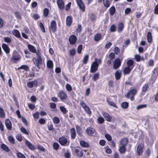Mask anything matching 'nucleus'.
I'll use <instances>...</instances> for the list:
<instances>
[{
  "instance_id": "1",
  "label": "nucleus",
  "mask_w": 158,
  "mask_h": 158,
  "mask_svg": "<svg viewBox=\"0 0 158 158\" xmlns=\"http://www.w3.org/2000/svg\"><path fill=\"white\" fill-rule=\"evenodd\" d=\"M41 55L40 52L39 51H37L36 52V58L33 57L32 59L34 63L39 69L40 68V65L42 63V59Z\"/></svg>"
},
{
  "instance_id": "2",
  "label": "nucleus",
  "mask_w": 158,
  "mask_h": 158,
  "mask_svg": "<svg viewBox=\"0 0 158 158\" xmlns=\"http://www.w3.org/2000/svg\"><path fill=\"white\" fill-rule=\"evenodd\" d=\"M137 92V90L135 89H131L128 92L127 95H125V96L127 98H129L131 96L130 100L131 101H133L134 99V96L136 94Z\"/></svg>"
},
{
  "instance_id": "3",
  "label": "nucleus",
  "mask_w": 158,
  "mask_h": 158,
  "mask_svg": "<svg viewBox=\"0 0 158 158\" xmlns=\"http://www.w3.org/2000/svg\"><path fill=\"white\" fill-rule=\"evenodd\" d=\"M49 29L50 31H52L53 32L56 31V22L54 20H52L51 22Z\"/></svg>"
},
{
  "instance_id": "4",
  "label": "nucleus",
  "mask_w": 158,
  "mask_h": 158,
  "mask_svg": "<svg viewBox=\"0 0 158 158\" xmlns=\"http://www.w3.org/2000/svg\"><path fill=\"white\" fill-rule=\"evenodd\" d=\"M86 132L88 135L92 136H95L96 135V132L95 129L92 127L87 128L86 130Z\"/></svg>"
},
{
  "instance_id": "5",
  "label": "nucleus",
  "mask_w": 158,
  "mask_h": 158,
  "mask_svg": "<svg viewBox=\"0 0 158 158\" xmlns=\"http://www.w3.org/2000/svg\"><path fill=\"white\" fill-rule=\"evenodd\" d=\"M59 143L62 145H68L69 142H68L67 139L64 136L60 137L59 139Z\"/></svg>"
},
{
  "instance_id": "6",
  "label": "nucleus",
  "mask_w": 158,
  "mask_h": 158,
  "mask_svg": "<svg viewBox=\"0 0 158 158\" xmlns=\"http://www.w3.org/2000/svg\"><path fill=\"white\" fill-rule=\"evenodd\" d=\"M98 66V64L96 61H94L91 64L90 71L93 73L95 72L97 70Z\"/></svg>"
},
{
  "instance_id": "7",
  "label": "nucleus",
  "mask_w": 158,
  "mask_h": 158,
  "mask_svg": "<svg viewBox=\"0 0 158 158\" xmlns=\"http://www.w3.org/2000/svg\"><path fill=\"white\" fill-rule=\"evenodd\" d=\"M121 64V60L118 58L116 59L113 62V69H118L120 66Z\"/></svg>"
},
{
  "instance_id": "8",
  "label": "nucleus",
  "mask_w": 158,
  "mask_h": 158,
  "mask_svg": "<svg viewBox=\"0 0 158 158\" xmlns=\"http://www.w3.org/2000/svg\"><path fill=\"white\" fill-rule=\"evenodd\" d=\"M143 144H139L137 148V155L138 156H140L142 154L143 152Z\"/></svg>"
},
{
  "instance_id": "9",
  "label": "nucleus",
  "mask_w": 158,
  "mask_h": 158,
  "mask_svg": "<svg viewBox=\"0 0 158 158\" xmlns=\"http://www.w3.org/2000/svg\"><path fill=\"white\" fill-rule=\"evenodd\" d=\"M102 114L106 121L108 122L111 121L112 117L109 114L106 112H103Z\"/></svg>"
},
{
  "instance_id": "10",
  "label": "nucleus",
  "mask_w": 158,
  "mask_h": 158,
  "mask_svg": "<svg viewBox=\"0 0 158 158\" xmlns=\"http://www.w3.org/2000/svg\"><path fill=\"white\" fill-rule=\"evenodd\" d=\"M37 82L36 80H34L32 81H29L27 83V86L30 88H32L33 86L36 87L37 85Z\"/></svg>"
},
{
  "instance_id": "11",
  "label": "nucleus",
  "mask_w": 158,
  "mask_h": 158,
  "mask_svg": "<svg viewBox=\"0 0 158 158\" xmlns=\"http://www.w3.org/2000/svg\"><path fill=\"white\" fill-rule=\"evenodd\" d=\"M77 4L80 9L83 11H85V6L83 2L81 0H76Z\"/></svg>"
},
{
  "instance_id": "12",
  "label": "nucleus",
  "mask_w": 158,
  "mask_h": 158,
  "mask_svg": "<svg viewBox=\"0 0 158 158\" xmlns=\"http://www.w3.org/2000/svg\"><path fill=\"white\" fill-rule=\"evenodd\" d=\"M77 41V38L74 35H72L69 38V41L71 44H73L75 43Z\"/></svg>"
},
{
  "instance_id": "13",
  "label": "nucleus",
  "mask_w": 158,
  "mask_h": 158,
  "mask_svg": "<svg viewBox=\"0 0 158 158\" xmlns=\"http://www.w3.org/2000/svg\"><path fill=\"white\" fill-rule=\"evenodd\" d=\"M5 123L7 128L9 130H11L12 129V125L10 120L9 119H6Z\"/></svg>"
},
{
  "instance_id": "14",
  "label": "nucleus",
  "mask_w": 158,
  "mask_h": 158,
  "mask_svg": "<svg viewBox=\"0 0 158 158\" xmlns=\"http://www.w3.org/2000/svg\"><path fill=\"white\" fill-rule=\"evenodd\" d=\"M59 96L61 100L62 101L65 99L67 97L66 94L63 91H60L59 92Z\"/></svg>"
},
{
  "instance_id": "15",
  "label": "nucleus",
  "mask_w": 158,
  "mask_h": 158,
  "mask_svg": "<svg viewBox=\"0 0 158 158\" xmlns=\"http://www.w3.org/2000/svg\"><path fill=\"white\" fill-rule=\"evenodd\" d=\"M25 144L30 150H34L35 149V147L28 141L26 140L25 141Z\"/></svg>"
},
{
  "instance_id": "16",
  "label": "nucleus",
  "mask_w": 158,
  "mask_h": 158,
  "mask_svg": "<svg viewBox=\"0 0 158 158\" xmlns=\"http://www.w3.org/2000/svg\"><path fill=\"white\" fill-rule=\"evenodd\" d=\"M75 154L78 156L81 157L83 155V152L82 150H81L80 151V149H76L75 150Z\"/></svg>"
},
{
  "instance_id": "17",
  "label": "nucleus",
  "mask_w": 158,
  "mask_h": 158,
  "mask_svg": "<svg viewBox=\"0 0 158 158\" xmlns=\"http://www.w3.org/2000/svg\"><path fill=\"white\" fill-rule=\"evenodd\" d=\"M57 3L59 8L60 9H62L64 7V4L62 0H57Z\"/></svg>"
},
{
  "instance_id": "18",
  "label": "nucleus",
  "mask_w": 158,
  "mask_h": 158,
  "mask_svg": "<svg viewBox=\"0 0 158 158\" xmlns=\"http://www.w3.org/2000/svg\"><path fill=\"white\" fill-rule=\"evenodd\" d=\"M120 144L121 146H126L128 140L127 138H124L122 139L120 141Z\"/></svg>"
},
{
  "instance_id": "19",
  "label": "nucleus",
  "mask_w": 158,
  "mask_h": 158,
  "mask_svg": "<svg viewBox=\"0 0 158 158\" xmlns=\"http://www.w3.org/2000/svg\"><path fill=\"white\" fill-rule=\"evenodd\" d=\"M72 17L70 16H67L66 18V24L69 26H70L72 23Z\"/></svg>"
},
{
  "instance_id": "20",
  "label": "nucleus",
  "mask_w": 158,
  "mask_h": 158,
  "mask_svg": "<svg viewBox=\"0 0 158 158\" xmlns=\"http://www.w3.org/2000/svg\"><path fill=\"white\" fill-rule=\"evenodd\" d=\"M2 47L6 53L8 54L10 52V49L6 44H3Z\"/></svg>"
},
{
  "instance_id": "21",
  "label": "nucleus",
  "mask_w": 158,
  "mask_h": 158,
  "mask_svg": "<svg viewBox=\"0 0 158 158\" xmlns=\"http://www.w3.org/2000/svg\"><path fill=\"white\" fill-rule=\"evenodd\" d=\"M20 59V56L19 55H14L12 56L11 59L14 63H16Z\"/></svg>"
},
{
  "instance_id": "22",
  "label": "nucleus",
  "mask_w": 158,
  "mask_h": 158,
  "mask_svg": "<svg viewBox=\"0 0 158 158\" xmlns=\"http://www.w3.org/2000/svg\"><path fill=\"white\" fill-rule=\"evenodd\" d=\"M70 133L72 139H74L75 138L76 133L75 128H72L70 129Z\"/></svg>"
},
{
  "instance_id": "23",
  "label": "nucleus",
  "mask_w": 158,
  "mask_h": 158,
  "mask_svg": "<svg viewBox=\"0 0 158 158\" xmlns=\"http://www.w3.org/2000/svg\"><path fill=\"white\" fill-rule=\"evenodd\" d=\"M132 69V68H130L129 67H125L123 70V72L124 74H129L131 70Z\"/></svg>"
},
{
  "instance_id": "24",
  "label": "nucleus",
  "mask_w": 158,
  "mask_h": 158,
  "mask_svg": "<svg viewBox=\"0 0 158 158\" xmlns=\"http://www.w3.org/2000/svg\"><path fill=\"white\" fill-rule=\"evenodd\" d=\"M121 71L118 70L116 71L115 73V76L116 79L117 80H119L121 76Z\"/></svg>"
},
{
  "instance_id": "25",
  "label": "nucleus",
  "mask_w": 158,
  "mask_h": 158,
  "mask_svg": "<svg viewBox=\"0 0 158 158\" xmlns=\"http://www.w3.org/2000/svg\"><path fill=\"white\" fill-rule=\"evenodd\" d=\"M77 132V134L80 137L82 136V130L80 127L78 126H76V127Z\"/></svg>"
},
{
  "instance_id": "26",
  "label": "nucleus",
  "mask_w": 158,
  "mask_h": 158,
  "mask_svg": "<svg viewBox=\"0 0 158 158\" xmlns=\"http://www.w3.org/2000/svg\"><path fill=\"white\" fill-rule=\"evenodd\" d=\"M28 48L31 52L33 53H36V50L35 47L33 46L30 44H28Z\"/></svg>"
},
{
  "instance_id": "27",
  "label": "nucleus",
  "mask_w": 158,
  "mask_h": 158,
  "mask_svg": "<svg viewBox=\"0 0 158 158\" xmlns=\"http://www.w3.org/2000/svg\"><path fill=\"white\" fill-rule=\"evenodd\" d=\"M124 28V25L122 23H119L118 26V31L120 32L122 31Z\"/></svg>"
},
{
  "instance_id": "28",
  "label": "nucleus",
  "mask_w": 158,
  "mask_h": 158,
  "mask_svg": "<svg viewBox=\"0 0 158 158\" xmlns=\"http://www.w3.org/2000/svg\"><path fill=\"white\" fill-rule=\"evenodd\" d=\"M13 35L18 38L20 37V35L19 31L17 30H14L12 31Z\"/></svg>"
},
{
  "instance_id": "29",
  "label": "nucleus",
  "mask_w": 158,
  "mask_h": 158,
  "mask_svg": "<svg viewBox=\"0 0 158 158\" xmlns=\"http://www.w3.org/2000/svg\"><path fill=\"white\" fill-rule=\"evenodd\" d=\"M118 151L121 154L124 153L126 151L125 146H121L118 149Z\"/></svg>"
},
{
  "instance_id": "30",
  "label": "nucleus",
  "mask_w": 158,
  "mask_h": 158,
  "mask_svg": "<svg viewBox=\"0 0 158 158\" xmlns=\"http://www.w3.org/2000/svg\"><path fill=\"white\" fill-rule=\"evenodd\" d=\"M80 144L82 147L84 148H87L89 147L88 143L84 141H80Z\"/></svg>"
},
{
  "instance_id": "31",
  "label": "nucleus",
  "mask_w": 158,
  "mask_h": 158,
  "mask_svg": "<svg viewBox=\"0 0 158 158\" xmlns=\"http://www.w3.org/2000/svg\"><path fill=\"white\" fill-rule=\"evenodd\" d=\"M47 65L48 68L49 69H52L53 68V63L52 60H48L47 62Z\"/></svg>"
},
{
  "instance_id": "32",
  "label": "nucleus",
  "mask_w": 158,
  "mask_h": 158,
  "mask_svg": "<svg viewBox=\"0 0 158 158\" xmlns=\"http://www.w3.org/2000/svg\"><path fill=\"white\" fill-rule=\"evenodd\" d=\"M133 64L134 62L131 60H128L127 62V67H129L130 68L132 67L133 68Z\"/></svg>"
},
{
  "instance_id": "33",
  "label": "nucleus",
  "mask_w": 158,
  "mask_h": 158,
  "mask_svg": "<svg viewBox=\"0 0 158 158\" xmlns=\"http://www.w3.org/2000/svg\"><path fill=\"white\" fill-rule=\"evenodd\" d=\"M101 38V35L100 34H97L94 37V40L96 41H98L100 40Z\"/></svg>"
},
{
  "instance_id": "34",
  "label": "nucleus",
  "mask_w": 158,
  "mask_h": 158,
  "mask_svg": "<svg viewBox=\"0 0 158 158\" xmlns=\"http://www.w3.org/2000/svg\"><path fill=\"white\" fill-rule=\"evenodd\" d=\"M1 147L2 148L4 151L6 152H8L9 151L8 148L6 145H5V144L3 143L2 144Z\"/></svg>"
},
{
  "instance_id": "35",
  "label": "nucleus",
  "mask_w": 158,
  "mask_h": 158,
  "mask_svg": "<svg viewBox=\"0 0 158 158\" xmlns=\"http://www.w3.org/2000/svg\"><path fill=\"white\" fill-rule=\"evenodd\" d=\"M147 39L149 43H151L152 41V35L150 32H149L147 34Z\"/></svg>"
},
{
  "instance_id": "36",
  "label": "nucleus",
  "mask_w": 158,
  "mask_h": 158,
  "mask_svg": "<svg viewBox=\"0 0 158 158\" xmlns=\"http://www.w3.org/2000/svg\"><path fill=\"white\" fill-rule=\"evenodd\" d=\"M106 101L108 103L110 106H113L116 108H118L117 106L114 102L110 101L108 99H107Z\"/></svg>"
},
{
  "instance_id": "37",
  "label": "nucleus",
  "mask_w": 158,
  "mask_h": 158,
  "mask_svg": "<svg viewBox=\"0 0 158 158\" xmlns=\"http://www.w3.org/2000/svg\"><path fill=\"white\" fill-rule=\"evenodd\" d=\"M18 69L19 70L20 69H22L24 70H25L26 71H27L29 69V67L26 65H22L20 66V67H19L18 68Z\"/></svg>"
},
{
  "instance_id": "38",
  "label": "nucleus",
  "mask_w": 158,
  "mask_h": 158,
  "mask_svg": "<svg viewBox=\"0 0 158 158\" xmlns=\"http://www.w3.org/2000/svg\"><path fill=\"white\" fill-rule=\"evenodd\" d=\"M115 12V8L114 6L111 7L110 9V14L111 15H113Z\"/></svg>"
},
{
  "instance_id": "39",
  "label": "nucleus",
  "mask_w": 158,
  "mask_h": 158,
  "mask_svg": "<svg viewBox=\"0 0 158 158\" xmlns=\"http://www.w3.org/2000/svg\"><path fill=\"white\" fill-rule=\"evenodd\" d=\"M60 109L61 111L64 114H65L67 112L66 109L64 106H60Z\"/></svg>"
},
{
  "instance_id": "40",
  "label": "nucleus",
  "mask_w": 158,
  "mask_h": 158,
  "mask_svg": "<svg viewBox=\"0 0 158 158\" xmlns=\"http://www.w3.org/2000/svg\"><path fill=\"white\" fill-rule=\"evenodd\" d=\"M65 88L67 90L69 91L70 92L72 90V88L71 85L69 84H67L65 85Z\"/></svg>"
},
{
  "instance_id": "41",
  "label": "nucleus",
  "mask_w": 158,
  "mask_h": 158,
  "mask_svg": "<svg viewBox=\"0 0 158 158\" xmlns=\"http://www.w3.org/2000/svg\"><path fill=\"white\" fill-rule=\"evenodd\" d=\"M148 88V85L147 84H146L143 85L142 87V91L145 92L147 91Z\"/></svg>"
},
{
  "instance_id": "42",
  "label": "nucleus",
  "mask_w": 158,
  "mask_h": 158,
  "mask_svg": "<svg viewBox=\"0 0 158 158\" xmlns=\"http://www.w3.org/2000/svg\"><path fill=\"white\" fill-rule=\"evenodd\" d=\"M52 120L54 123L56 124H58L60 122V119L57 117H54L52 119Z\"/></svg>"
},
{
  "instance_id": "43",
  "label": "nucleus",
  "mask_w": 158,
  "mask_h": 158,
  "mask_svg": "<svg viewBox=\"0 0 158 158\" xmlns=\"http://www.w3.org/2000/svg\"><path fill=\"white\" fill-rule=\"evenodd\" d=\"M147 106V105L146 104L140 105L136 107V108L137 109L139 110L143 108H146Z\"/></svg>"
},
{
  "instance_id": "44",
  "label": "nucleus",
  "mask_w": 158,
  "mask_h": 158,
  "mask_svg": "<svg viewBox=\"0 0 158 158\" xmlns=\"http://www.w3.org/2000/svg\"><path fill=\"white\" fill-rule=\"evenodd\" d=\"M49 13L48 10L46 8H45L43 10L44 16L46 17L48 15Z\"/></svg>"
},
{
  "instance_id": "45",
  "label": "nucleus",
  "mask_w": 158,
  "mask_h": 158,
  "mask_svg": "<svg viewBox=\"0 0 158 158\" xmlns=\"http://www.w3.org/2000/svg\"><path fill=\"white\" fill-rule=\"evenodd\" d=\"M103 3L104 6L106 7H108L110 6V2L108 0H103Z\"/></svg>"
},
{
  "instance_id": "46",
  "label": "nucleus",
  "mask_w": 158,
  "mask_h": 158,
  "mask_svg": "<svg viewBox=\"0 0 158 158\" xmlns=\"http://www.w3.org/2000/svg\"><path fill=\"white\" fill-rule=\"evenodd\" d=\"M59 144L56 143H55L53 144V149L56 150H58L59 148Z\"/></svg>"
},
{
  "instance_id": "47",
  "label": "nucleus",
  "mask_w": 158,
  "mask_h": 158,
  "mask_svg": "<svg viewBox=\"0 0 158 158\" xmlns=\"http://www.w3.org/2000/svg\"><path fill=\"white\" fill-rule=\"evenodd\" d=\"M21 131L23 133L28 135H29L28 132L27 131L26 129L24 127H22L20 128Z\"/></svg>"
},
{
  "instance_id": "48",
  "label": "nucleus",
  "mask_w": 158,
  "mask_h": 158,
  "mask_svg": "<svg viewBox=\"0 0 158 158\" xmlns=\"http://www.w3.org/2000/svg\"><path fill=\"white\" fill-rule=\"evenodd\" d=\"M89 18L91 21H95L96 20V17L94 14H91L89 15Z\"/></svg>"
},
{
  "instance_id": "49",
  "label": "nucleus",
  "mask_w": 158,
  "mask_h": 158,
  "mask_svg": "<svg viewBox=\"0 0 158 158\" xmlns=\"http://www.w3.org/2000/svg\"><path fill=\"white\" fill-rule=\"evenodd\" d=\"M128 106V103L127 102H123L121 104V106L123 109L127 108Z\"/></svg>"
},
{
  "instance_id": "50",
  "label": "nucleus",
  "mask_w": 158,
  "mask_h": 158,
  "mask_svg": "<svg viewBox=\"0 0 158 158\" xmlns=\"http://www.w3.org/2000/svg\"><path fill=\"white\" fill-rule=\"evenodd\" d=\"M4 40L5 42L9 43H11L12 41L11 39L8 37H4Z\"/></svg>"
},
{
  "instance_id": "51",
  "label": "nucleus",
  "mask_w": 158,
  "mask_h": 158,
  "mask_svg": "<svg viewBox=\"0 0 158 158\" xmlns=\"http://www.w3.org/2000/svg\"><path fill=\"white\" fill-rule=\"evenodd\" d=\"M39 26L42 31L44 32H45V31L44 27V26L43 23L41 22H40L39 23Z\"/></svg>"
},
{
  "instance_id": "52",
  "label": "nucleus",
  "mask_w": 158,
  "mask_h": 158,
  "mask_svg": "<svg viewBox=\"0 0 158 158\" xmlns=\"http://www.w3.org/2000/svg\"><path fill=\"white\" fill-rule=\"evenodd\" d=\"M88 60V55H85L83 58V63L84 64H86Z\"/></svg>"
},
{
  "instance_id": "53",
  "label": "nucleus",
  "mask_w": 158,
  "mask_h": 158,
  "mask_svg": "<svg viewBox=\"0 0 158 158\" xmlns=\"http://www.w3.org/2000/svg\"><path fill=\"white\" fill-rule=\"evenodd\" d=\"M97 120L99 123L102 124L104 122V119L102 117H101L98 118Z\"/></svg>"
},
{
  "instance_id": "54",
  "label": "nucleus",
  "mask_w": 158,
  "mask_h": 158,
  "mask_svg": "<svg viewBox=\"0 0 158 158\" xmlns=\"http://www.w3.org/2000/svg\"><path fill=\"white\" fill-rule=\"evenodd\" d=\"M8 140L9 142L12 144L15 143V140L14 138L11 136H9L8 137Z\"/></svg>"
},
{
  "instance_id": "55",
  "label": "nucleus",
  "mask_w": 158,
  "mask_h": 158,
  "mask_svg": "<svg viewBox=\"0 0 158 158\" xmlns=\"http://www.w3.org/2000/svg\"><path fill=\"white\" fill-rule=\"evenodd\" d=\"M84 109L85 110L86 113H87L89 115L91 113V111L88 106H86L85 108Z\"/></svg>"
},
{
  "instance_id": "56",
  "label": "nucleus",
  "mask_w": 158,
  "mask_h": 158,
  "mask_svg": "<svg viewBox=\"0 0 158 158\" xmlns=\"http://www.w3.org/2000/svg\"><path fill=\"white\" fill-rule=\"evenodd\" d=\"M17 155L18 158H26L25 156L21 152H18Z\"/></svg>"
},
{
  "instance_id": "57",
  "label": "nucleus",
  "mask_w": 158,
  "mask_h": 158,
  "mask_svg": "<svg viewBox=\"0 0 158 158\" xmlns=\"http://www.w3.org/2000/svg\"><path fill=\"white\" fill-rule=\"evenodd\" d=\"M82 30L81 26L80 24L78 25L77 28L76 29V32L80 33Z\"/></svg>"
},
{
  "instance_id": "58",
  "label": "nucleus",
  "mask_w": 158,
  "mask_h": 158,
  "mask_svg": "<svg viewBox=\"0 0 158 158\" xmlns=\"http://www.w3.org/2000/svg\"><path fill=\"white\" fill-rule=\"evenodd\" d=\"M5 116V114L3 109L0 107V117H3Z\"/></svg>"
},
{
  "instance_id": "59",
  "label": "nucleus",
  "mask_w": 158,
  "mask_h": 158,
  "mask_svg": "<svg viewBox=\"0 0 158 158\" xmlns=\"http://www.w3.org/2000/svg\"><path fill=\"white\" fill-rule=\"evenodd\" d=\"M82 49V45H80L77 48V52L80 54L81 53V51Z\"/></svg>"
},
{
  "instance_id": "60",
  "label": "nucleus",
  "mask_w": 158,
  "mask_h": 158,
  "mask_svg": "<svg viewBox=\"0 0 158 158\" xmlns=\"http://www.w3.org/2000/svg\"><path fill=\"white\" fill-rule=\"evenodd\" d=\"M15 15L17 19H20L21 18V16L20 13L18 12H16L15 13Z\"/></svg>"
},
{
  "instance_id": "61",
  "label": "nucleus",
  "mask_w": 158,
  "mask_h": 158,
  "mask_svg": "<svg viewBox=\"0 0 158 158\" xmlns=\"http://www.w3.org/2000/svg\"><path fill=\"white\" fill-rule=\"evenodd\" d=\"M69 53L71 56H74L76 53V51L74 49H72L70 51Z\"/></svg>"
},
{
  "instance_id": "62",
  "label": "nucleus",
  "mask_w": 158,
  "mask_h": 158,
  "mask_svg": "<svg viewBox=\"0 0 158 158\" xmlns=\"http://www.w3.org/2000/svg\"><path fill=\"white\" fill-rule=\"evenodd\" d=\"M17 139L19 141H22V139L21 135L19 134H17L16 136Z\"/></svg>"
},
{
  "instance_id": "63",
  "label": "nucleus",
  "mask_w": 158,
  "mask_h": 158,
  "mask_svg": "<svg viewBox=\"0 0 158 158\" xmlns=\"http://www.w3.org/2000/svg\"><path fill=\"white\" fill-rule=\"evenodd\" d=\"M98 73H95L92 79L95 81L98 79Z\"/></svg>"
},
{
  "instance_id": "64",
  "label": "nucleus",
  "mask_w": 158,
  "mask_h": 158,
  "mask_svg": "<svg viewBox=\"0 0 158 158\" xmlns=\"http://www.w3.org/2000/svg\"><path fill=\"white\" fill-rule=\"evenodd\" d=\"M114 51L115 54H118L120 52V49L118 47H115L114 48Z\"/></svg>"
}]
</instances>
